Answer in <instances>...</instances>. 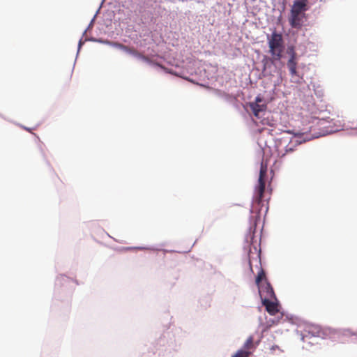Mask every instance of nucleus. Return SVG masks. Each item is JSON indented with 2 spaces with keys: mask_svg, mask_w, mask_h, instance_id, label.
Wrapping results in <instances>:
<instances>
[{
  "mask_svg": "<svg viewBox=\"0 0 357 357\" xmlns=\"http://www.w3.org/2000/svg\"><path fill=\"white\" fill-rule=\"evenodd\" d=\"M307 10V6L301 2H294L289 17V22L291 27L300 29L303 24L305 12Z\"/></svg>",
  "mask_w": 357,
  "mask_h": 357,
  "instance_id": "nucleus-2",
  "label": "nucleus"
},
{
  "mask_svg": "<svg viewBox=\"0 0 357 357\" xmlns=\"http://www.w3.org/2000/svg\"><path fill=\"white\" fill-rule=\"evenodd\" d=\"M116 45L119 47H120L121 49H122L123 50H124L126 52H128V53H129L130 54H132V55L136 52V50L134 48H130V47H127L126 45H121V44H117Z\"/></svg>",
  "mask_w": 357,
  "mask_h": 357,
  "instance_id": "nucleus-13",
  "label": "nucleus"
},
{
  "mask_svg": "<svg viewBox=\"0 0 357 357\" xmlns=\"http://www.w3.org/2000/svg\"><path fill=\"white\" fill-rule=\"evenodd\" d=\"M270 52L274 60H280L283 51L282 36L280 33L273 32L268 40Z\"/></svg>",
  "mask_w": 357,
  "mask_h": 357,
  "instance_id": "nucleus-3",
  "label": "nucleus"
},
{
  "mask_svg": "<svg viewBox=\"0 0 357 357\" xmlns=\"http://www.w3.org/2000/svg\"><path fill=\"white\" fill-rule=\"evenodd\" d=\"M258 102H261V98L257 97L255 102L250 103V107L256 117L259 116V113L264 110V105L258 104Z\"/></svg>",
  "mask_w": 357,
  "mask_h": 357,
  "instance_id": "nucleus-8",
  "label": "nucleus"
},
{
  "mask_svg": "<svg viewBox=\"0 0 357 357\" xmlns=\"http://www.w3.org/2000/svg\"><path fill=\"white\" fill-rule=\"evenodd\" d=\"M261 340L259 339L257 340H255V335H250L246 341L244 342L243 348H244L246 351H251L252 350H255L256 347L259 344Z\"/></svg>",
  "mask_w": 357,
  "mask_h": 357,
  "instance_id": "nucleus-7",
  "label": "nucleus"
},
{
  "mask_svg": "<svg viewBox=\"0 0 357 357\" xmlns=\"http://www.w3.org/2000/svg\"><path fill=\"white\" fill-rule=\"evenodd\" d=\"M248 238H250V241H251V243L253 244V238H254V236L253 234H249V236L247 237V241H248Z\"/></svg>",
  "mask_w": 357,
  "mask_h": 357,
  "instance_id": "nucleus-15",
  "label": "nucleus"
},
{
  "mask_svg": "<svg viewBox=\"0 0 357 357\" xmlns=\"http://www.w3.org/2000/svg\"><path fill=\"white\" fill-rule=\"evenodd\" d=\"M252 351H246L244 348L238 350L231 357H249Z\"/></svg>",
  "mask_w": 357,
  "mask_h": 357,
  "instance_id": "nucleus-12",
  "label": "nucleus"
},
{
  "mask_svg": "<svg viewBox=\"0 0 357 357\" xmlns=\"http://www.w3.org/2000/svg\"><path fill=\"white\" fill-rule=\"evenodd\" d=\"M261 298L276 299L275 294L271 284L268 282L257 286Z\"/></svg>",
  "mask_w": 357,
  "mask_h": 357,
  "instance_id": "nucleus-5",
  "label": "nucleus"
},
{
  "mask_svg": "<svg viewBox=\"0 0 357 357\" xmlns=\"http://www.w3.org/2000/svg\"><path fill=\"white\" fill-rule=\"evenodd\" d=\"M294 2H301V3H304L305 5L307 6V0H296Z\"/></svg>",
  "mask_w": 357,
  "mask_h": 357,
  "instance_id": "nucleus-16",
  "label": "nucleus"
},
{
  "mask_svg": "<svg viewBox=\"0 0 357 357\" xmlns=\"http://www.w3.org/2000/svg\"><path fill=\"white\" fill-rule=\"evenodd\" d=\"M267 175V164L261 162L258 179V185L255 188V196L254 197L251 213H256V218L260 217L262 207L265 206V211H268V206L264 204L263 195L265 190L266 177Z\"/></svg>",
  "mask_w": 357,
  "mask_h": 357,
  "instance_id": "nucleus-1",
  "label": "nucleus"
},
{
  "mask_svg": "<svg viewBox=\"0 0 357 357\" xmlns=\"http://www.w3.org/2000/svg\"><path fill=\"white\" fill-rule=\"evenodd\" d=\"M271 349L272 351H274V350H275V349L280 350V347H279L278 346H277V345H275V346H273V347L271 348Z\"/></svg>",
  "mask_w": 357,
  "mask_h": 357,
  "instance_id": "nucleus-17",
  "label": "nucleus"
},
{
  "mask_svg": "<svg viewBox=\"0 0 357 357\" xmlns=\"http://www.w3.org/2000/svg\"><path fill=\"white\" fill-rule=\"evenodd\" d=\"M262 304L265 306L266 311L271 315H275L279 312L278 303L273 302L271 300L262 298Z\"/></svg>",
  "mask_w": 357,
  "mask_h": 357,
  "instance_id": "nucleus-6",
  "label": "nucleus"
},
{
  "mask_svg": "<svg viewBox=\"0 0 357 357\" xmlns=\"http://www.w3.org/2000/svg\"><path fill=\"white\" fill-rule=\"evenodd\" d=\"M295 146H293V145H287L285 146V149L284 151L283 150H280L278 149V156L280 158H284L287 153H291V152H294V150H295Z\"/></svg>",
  "mask_w": 357,
  "mask_h": 357,
  "instance_id": "nucleus-10",
  "label": "nucleus"
},
{
  "mask_svg": "<svg viewBox=\"0 0 357 357\" xmlns=\"http://www.w3.org/2000/svg\"><path fill=\"white\" fill-rule=\"evenodd\" d=\"M137 58H139L144 61H146V62H151V60L146 56H144L141 53L139 54V55L137 56Z\"/></svg>",
  "mask_w": 357,
  "mask_h": 357,
  "instance_id": "nucleus-14",
  "label": "nucleus"
},
{
  "mask_svg": "<svg viewBox=\"0 0 357 357\" xmlns=\"http://www.w3.org/2000/svg\"><path fill=\"white\" fill-rule=\"evenodd\" d=\"M327 336L326 331L322 329L319 326L311 324L305 327L304 334L302 336V340L304 342H310L311 337L325 338Z\"/></svg>",
  "mask_w": 357,
  "mask_h": 357,
  "instance_id": "nucleus-4",
  "label": "nucleus"
},
{
  "mask_svg": "<svg viewBox=\"0 0 357 357\" xmlns=\"http://www.w3.org/2000/svg\"><path fill=\"white\" fill-rule=\"evenodd\" d=\"M139 52H137V51L136 50V52H135V54H133V56H135L137 57V56L139 55Z\"/></svg>",
  "mask_w": 357,
  "mask_h": 357,
  "instance_id": "nucleus-18",
  "label": "nucleus"
},
{
  "mask_svg": "<svg viewBox=\"0 0 357 357\" xmlns=\"http://www.w3.org/2000/svg\"><path fill=\"white\" fill-rule=\"evenodd\" d=\"M296 66L297 63L296 61V55L295 54H293L287 62V66L289 68L290 74L292 76L297 75Z\"/></svg>",
  "mask_w": 357,
  "mask_h": 357,
  "instance_id": "nucleus-9",
  "label": "nucleus"
},
{
  "mask_svg": "<svg viewBox=\"0 0 357 357\" xmlns=\"http://www.w3.org/2000/svg\"><path fill=\"white\" fill-rule=\"evenodd\" d=\"M264 281V282H267L266 273L261 268L259 272L257 274V276L256 278V284L257 286L262 284V282Z\"/></svg>",
  "mask_w": 357,
  "mask_h": 357,
  "instance_id": "nucleus-11",
  "label": "nucleus"
}]
</instances>
